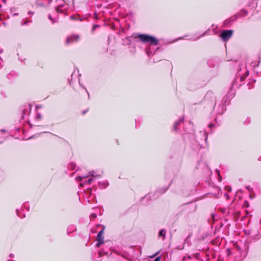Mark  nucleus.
I'll return each instance as SVG.
<instances>
[{"label": "nucleus", "mask_w": 261, "mask_h": 261, "mask_svg": "<svg viewBox=\"0 0 261 261\" xmlns=\"http://www.w3.org/2000/svg\"><path fill=\"white\" fill-rule=\"evenodd\" d=\"M154 261H161V257H160V256H158V257H156L154 259Z\"/></svg>", "instance_id": "7c9ffc66"}, {"label": "nucleus", "mask_w": 261, "mask_h": 261, "mask_svg": "<svg viewBox=\"0 0 261 261\" xmlns=\"http://www.w3.org/2000/svg\"><path fill=\"white\" fill-rule=\"evenodd\" d=\"M216 172L218 173V175H219V178L220 179V180H221L222 179V178L220 176V171L218 169H216Z\"/></svg>", "instance_id": "c85d7f7f"}, {"label": "nucleus", "mask_w": 261, "mask_h": 261, "mask_svg": "<svg viewBox=\"0 0 261 261\" xmlns=\"http://www.w3.org/2000/svg\"><path fill=\"white\" fill-rule=\"evenodd\" d=\"M259 61H258L257 62L252 61L251 63H250V65L252 67H257L259 65Z\"/></svg>", "instance_id": "ddd939ff"}, {"label": "nucleus", "mask_w": 261, "mask_h": 261, "mask_svg": "<svg viewBox=\"0 0 261 261\" xmlns=\"http://www.w3.org/2000/svg\"><path fill=\"white\" fill-rule=\"evenodd\" d=\"M124 42H125V43L127 44H129V43H130V38L129 37H126L124 40Z\"/></svg>", "instance_id": "aec40b11"}, {"label": "nucleus", "mask_w": 261, "mask_h": 261, "mask_svg": "<svg viewBox=\"0 0 261 261\" xmlns=\"http://www.w3.org/2000/svg\"><path fill=\"white\" fill-rule=\"evenodd\" d=\"M170 185H171V183L169 184V186H168L166 188L164 189V190L162 192H161V193H163L167 191V190L168 189V188Z\"/></svg>", "instance_id": "c756f323"}, {"label": "nucleus", "mask_w": 261, "mask_h": 261, "mask_svg": "<svg viewBox=\"0 0 261 261\" xmlns=\"http://www.w3.org/2000/svg\"><path fill=\"white\" fill-rule=\"evenodd\" d=\"M14 254H10L9 255V256H10V257H11V258L13 257H14Z\"/></svg>", "instance_id": "58836bf2"}, {"label": "nucleus", "mask_w": 261, "mask_h": 261, "mask_svg": "<svg viewBox=\"0 0 261 261\" xmlns=\"http://www.w3.org/2000/svg\"><path fill=\"white\" fill-rule=\"evenodd\" d=\"M109 253L108 252L105 251L104 250H101L99 251V254L100 256H102L103 255H108Z\"/></svg>", "instance_id": "f3484780"}, {"label": "nucleus", "mask_w": 261, "mask_h": 261, "mask_svg": "<svg viewBox=\"0 0 261 261\" xmlns=\"http://www.w3.org/2000/svg\"><path fill=\"white\" fill-rule=\"evenodd\" d=\"M245 233L247 235H249L250 234V233L249 232H247V231H246V230H245Z\"/></svg>", "instance_id": "ea45409f"}, {"label": "nucleus", "mask_w": 261, "mask_h": 261, "mask_svg": "<svg viewBox=\"0 0 261 261\" xmlns=\"http://www.w3.org/2000/svg\"><path fill=\"white\" fill-rule=\"evenodd\" d=\"M18 15V13H14L13 14V16H17Z\"/></svg>", "instance_id": "a19ab883"}, {"label": "nucleus", "mask_w": 261, "mask_h": 261, "mask_svg": "<svg viewBox=\"0 0 261 261\" xmlns=\"http://www.w3.org/2000/svg\"><path fill=\"white\" fill-rule=\"evenodd\" d=\"M249 60V59H247L245 65H244L240 61L234 60V65L237 71V77L232 82L231 90L237 89L241 86L242 82L248 75L249 70L247 68Z\"/></svg>", "instance_id": "f257e3e1"}, {"label": "nucleus", "mask_w": 261, "mask_h": 261, "mask_svg": "<svg viewBox=\"0 0 261 261\" xmlns=\"http://www.w3.org/2000/svg\"><path fill=\"white\" fill-rule=\"evenodd\" d=\"M144 51L145 53L147 55V56L149 57L155 54V51L153 52L152 50H144Z\"/></svg>", "instance_id": "f8f14e48"}, {"label": "nucleus", "mask_w": 261, "mask_h": 261, "mask_svg": "<svg viewBox=\"0 0 261 261\" xmlns=\"http://www.w3.org/2000/svg\"><path fill=\"white\" fill-rule=\"evenodd\" d=\"M227 60H228V61H229V60H232V59H231V58L229 59V58H228V59H227Z\"/></svg>", "instance_id": "8fccbe9b"}, {"label": "nucleus", "mask_w": 261, "mask_h": 261, "mask_svg": "<svg viewBox=\"0 0 261 261\" xmlns=\"http://www.w3.org/2000/svg\"><path fill=\"white\" fill-rule=\"evenodd\" d=\"M184 244V245H185V246L186 245V244H187V246H189V239H187V238H186V239L185 240V242H184V244Z\"/></svg>", "instance_id": "393cba45"}, {"label": "nucleus", "mask_w": 261, "mask_h": 261, "mask_svg": "<svg viewBox=\"0 0 261 261\" xmlns=\"http://www.w3.org/2000/svg\"><path fill=\"white\" fill-rule=\"evenodd\" d=\"M70 19L72 20L76 19V17L74 15H72L70 16Z\"/></svg>", "instance_id": "473e14b6"}, {"label": "nucleus", "mask_w": 261, "mask_h": 261, "mask_svg": "<svg viewBox=\"0 0 261 261\" xmlns=\"http://www.w3.org/2000/svg\"><path fill=\"white\" fill-rule=\"evenodd\" d=\"M16 214L17 215L20 217V218H23L24 217H25V215L23 214L22 212H21V210H19L18 209H17L16 210Z\"/></svg>", "instance_id": "9b49d317"}, {"label": "nucleus", "mask_w": 261, "mask_h": 261, "mask_svg": "<svg viewBox=\"0 0 261 261\" xmlns=\"http://www.w3.org/2000/svg\"><path fill=\"white\" fill-rule=\"evenodd\" d=\"M48 18L51 21L52 23H54L57 21V20L52 18L51 16L49 14L48 15Z\"/></svg>", "instance_id": "412c9836"}, {"label": "nucleus", "mask_w": 261, "mask_h": 261, "mask_svg": "<svg viewBox=\"0 0 261 261\" xmlns=\"http://www.w3.org/2000/svg\"><path fill=\"white\" fill-rule=\"evenodd\" d=\"M224 196H225V197H226V198L227 199H228L229 198V195H228L227 193H225L224 194Z\"/></svg>", "instance_id": "2f4dec72"}, {"label": "nucleus", "mask_w": 261, "mask_h": 261, "mask_svg": "<svg viewBox=\"0 0 261 261\" xmlns=\"http://www.w3.org/2000/svg\"><path fill=\"white\" fill-rule=\"evenodd\" d=\"M232 21H233V20H232L231 18H230L227 20H225L223 22V26L225 27V26L228 25L229 23H230Z\"/></svg>", "instance_id": "4468645a"}, {"label": "nucleus", "mask_w": 261, "mask_h": 261, "mask_svg": "<svg viewBox=\"0 0 261 261\" xmlns=\"http://www.w3.org/2000/svg\"><path fill=\"white\" fill-rule=\"evenodd\" d=\"M23 114H24V110L23 111Z\"/></svg>", "instance_id": "6e6d98bb"}, {"label": "nucleus", "mask_w": 261, "mask_h": 261, "mask_svg": "<svg viewBox=\"0 0 261 261\" xmlns=\"http://www.w3.org/2000/svg\"><path fill=\"white\" fill-rule=\"evenodd\" d=\"M29 109H30V111L31 110V106L29 105Z\"/></svg>", "instance_id": "3c124183"}, {"label": "nucleus", "mask_w": 261, "mask_h": 261, "mask_svg": "<svg viewBox=\"0 0 261 261\" xmlns=\"http://www.w3.org/2000/svg\"><path fill=\"white\" fill-rule=\"evenodd\" d=\"M28 13L29 15H33L34 14V12H33L31 11H29Z\"/></svg>", "instance_id": "c9c22d12"}, {"label": "nucleus", "mask_w": 261, "mask_h": 261, "mask_svg": "<svg viewBox=\"0 0 261 261\" xmlns=\"http://www.w3.org/2000/svg\"><path fill=\"white\" fill-rule=\"evenodd\" d=\"M135 38H138L142 43L150 46H156L160 44V41L156 38L147 34H138Z\"/></svg>", "instance_id": "f03ea898"}, {"label": "nucleus", "mask_w": 261, "mask_h": 261, "mask_svg": "<svg viewBox=\"0 0 261 261\" xmlns=\"http://www.w3.org/2000/svg\"><path fill=\"white\" fill-rule=\"evenodd\" d=\"M184 120L183 117H180L179 119L177 120L174 124L173 129L175 131L178 130V125H179Z\"/></svg>", "instance_id": "6e6552de"}, {"label": "nucleus", "mask_w": 261, "mask_h": 261, "mask_svg": "<svg viewBox=\"0 0 261 261\" xmlns=\"http://www.w3.org/2000/svg\"><path fill=\"white\" fill-rule=\"evenodd\" d=\"M207 139L206 133L204 132H199L196 135V141L199 144L202 142H206Z\"/></svg>", "instance_id": "20e7f679"}, {"label": "nucleus", "mask_w": 261, "mask_h": 261, "mask_svg": "<svg viewBox=\"0 0 261 261\" xmlns=\"http://www.w3.org/2000/svg\"><path fill=\"white\" fill-rule=\"evenodd\" d=\"M56 11L58 13H62V10L60 9V7H57L56 8Z\"/></svg>", "instance_id": "cd10ccee"}, {"label": "nucleus", "mask_w": 261, "mask_h": 261, "mask_svg": "<svg viewBox=\"0 0 261 261\" xmlns=\"http://www.w3.org/2000/svg\"><path fill=\"white\" fill-rule=\"evenodd\" d=\"M2 50H3L2 49H1V50H0V51H0V53H2Z\"/></svg>", "instance_id": "4d7b16f0"}, {"label": "nucleus", "mask_w": 261, "mask_h": 261, "mask_svg": "<svg viewBox=\"0 0 261 261\" xmlns=\"http://www.w3.org/2000/svg\"><path fill=\"white\" fill-rule=\"evenodd\" d=\"M100 184H102L104 186L103 187V188H106L107 187L109 184H108V181H105L104 182H102V183H100Z\"/></svg>", "instance_id": "a878e982"}, {"label": "nucleus", "mask_w": 261, "mask_h": 261, "mask_svg": "<svg viewBox=\"0 0 261 261\" xmlns=\"http://www.w3.org/2000/svg\"><path fill=\"white\" fill-rule=\"evenodd\" d=\"M158 253H156L154 255H153V256H151V257H154L155 255H156L158 254Z\"/></svg>", "instance_id": "a18cd8bd"}, {"label": "nucleus", "mask_w": 261, "mask_h": 261, "mask_svg": "<svg viewBox=\"0 0 261 261\" xmlns=\"http://www.w3.org/2000/svg\"><path fill=\"white\" fill-rule=\"evenodd\" d=\"M29 22V21L27 20V21H25V22H24L22 23H21V25H27Z\"/></svg>", "instance_id": "72a5a7b5"}, {"label": "nucleus", "mask_w": 261, "mask_h": 261, "mask_svg": "<svg viewBox=\"0 0 261 261\" xmlns=\"http://www.w3.org/2000/svg\"><path fill=\"white\" fill-rule=\"evenodd\" d=\"M97 217V215L95 213H92L90 215V218H93V219H95Z\"/></svg>", "instance_id": "bb28decb"}, {"label": "nucleus", "mask_w": 261, "mask_h": 261, "mask_svg": "<svg viewBox=\"0 0 261 261\" xmlns=\"http://www.w3.org/2000/svg\"><path fill=\"white\" fill-rule=\"evenodd\" d=\"M80 39V36L77 34H73L67 37L66 43L69 44L73 42L77 41Z\"/></svg>", "instance_id": "423d86ee"}, {"label": "nucleus", "mask_w": 261, "mask_h": 261, "mask_svg": "<svg viewBox=\"0 0 261 261\" xmlns=\"http://www.w3.org/2000/svg\"><path fill=\"white\" fill-rule=\"evenodd\" d=\"M36 5L37 6H45V4H43V3H42L41 2H40L39 1H37V2H36Z\"/></svg>", "instance_id": "4be33fe9"}, {"label": "nucleus", "mask_w": 261, "mask_h": 261, "mask_svg": "<svg viewBox=\"0 0 261 261\" xmlns=\"http://www.w3.org/2000/svg\"><path fill=\"white\" fill-rule=\"evenodd\" d=\"M233 31L232 30H223L220 37L224 41L228 40L232 36Z\"/></svg>", "instance_id": "7ed1b4c3"}, {"label": "nucleus", "mask_w": 261, "mask_h": 261, "mask_svg": "<svg viewBox=\"0 0 261 261\" xmlns=\"http://www.w3.org/2000/svg\"><path fill=\"white\" fill-rule=\"evenodd\" d=\"M85 90H86V92H87V93H88V97H89L90 95H89V93L88 92V91H87V89H86V88H85Z\"/></svg>", "instance_id": "49530a36"}, {"label": "nucleus", "mask_w": 261, "mask_h": 261, "mask_svg": "<svg viewBox=\"0 0 261 261\" xmlns=\"http://www.w3.org/2000/svg\"><path fill=\"white\" fill-rule=\"evenodd\" d=\"M86 113V111H84L83 112V114H85Z\"/></svg>", "instance_id": "09e8293b"}, {"label": "nucleus", "mask_w": 261, "mask_h": 261, "mask_svg": "<svg viewBox=\"0 0 261 261\" xmlns=\"http://www.w3.org/2000/svg\"><path fill=\"white\" fill-rule=\"evenodd\" d=\"M75 167H76V165L75 163H70L68 166V168L70 169V170H74L75 169Z\"/></svg>", "instance_id": "2eb2a0df"}, {"label": "nucleus", "mask_w": 261, "mask_h": 261, "mask_svg": "<svg viewBox=\"0 0 261 261\" xmlns=\"http://www.w3.org/2000/svg\"><path fill=\"white\" fill-rule=\"evenodd\" d=\"M239 17H240V16L239 15V13L237 14H235L232 18V20H233V21H234V20H236Z\"/></svg>", "instance_id": "a211bd4d"}, {"label": "nucleus", "mask_w": 261, "mask_h": 261, "mask_svg": "<svg viewBox=\"0 0 261 261\" xmlns=\"http://www.w3.org/2000/svg\"><path fill=\"white\" fill-rule=\"evenodd\" d=\"M103 230L104 228L102 229L97 234V237H96V241H97V243H96V246L97 247H99L101 244H102L104 243L103 241Z\"/></svg>", "instance_id": "39448f33"}, {"label": "nucleus", "mask_w": 261, "mask_h": 261, "mask_svg": "<svg viewBox=\"0 0 261 261\" xmlns=\"http://www.w3.org/2000/svg\"><path fill=\"white\" fill-rule=\"evenodd\" d=\"M0 131L2 132V133H4L5 132V129H1Z\"/></svg>", "instance_id": "37998d69"}, {"label": "nucleus", "mask_w": 261, "mask_h": 261, "mask_svg": "<svg viewBox=\"0 0 261 261\" xmlns=\"http://www.w3.org/2000/svg\"><path fill=\"white\" fill-rule=\"evenodd\" d=\"M166 231L165 229H162L160 230L159 232V237H161L163 238V240L165 239Z\"/></svg>", "instance_id": "9d476101"}, {"label": "nucleus", "mask_w": 261, "mask_h": 261, "mask_svg": "<svg viewBox=\"0 0 261 261\" xmlns=\"http://www.w3.org/2000/svg\"><path fill=\"white\" fill-rule=\"evenodd\" d=\"M47 1V4L49 5L52 2V0H46Z\"/></svg>", "instance_id": "4c0bfd02"}, {"label": "nucleus", "mask_w": 261, "mask_h": 261, "mask_svg": "<svg viewBox=\"0 0 261 261\" xmlns=\"http://www.w3.org/2000/svg\"><path fill=\"white\" fill-rule=\"evenodd\" d=\"M94 177H91V178H89L87 181H86L85 182V183H87V184H90L94 180Z\"/></svg>", "instance_id": "6ab92c4d"}, {"label": "nucleus", "mask_w": 261, "mask_h": 261, "mask_svg": "<svg viewBox=\"0 0 261 261\" xmlns=\"http://www.w3.org/2000/svg\"><path fill=\"white\" fill-rule=\"evenodd\" d=\"M19 59L20 61H21L23 60V59L20 58V57H19Z\"/></svg>", "instance_id": "de8ad7c7"}, {"label": "nucleus", "mask_w": 261, "mask_h": 261, "mask_svg": "<svg viewBox=\"0 0 261 261\" xmlns=\"http://www.w3.org/2000/svg\"><path fill=\"white\" fill-rule=\"evenodd\" d=\"M89 175L93 176V177H94V178H95L96 177H100V174L95 175V174H94V171H90L89 172V175H87L84 176H79L76 177V180L77 181H82L83 180V179H84V178H85L86 177H87Z\"/></svg>", "instance_id": "0eeeda50"}, {"label": "nucleus", "mask_w": 261, "mask_h": 261, "mask_svg": "<svg viewBox=\"0 0 261 261\" xmlns=\"http://www.w3.org/2000/svg\"><path fill=\"white\" fill-rule=\"evenodd\" d=\"M256 237H257V238H255V237H254V239H259V238H260V237H258V235H257V236H256Z\"/></svg>", "instance_id": "c03bdc74"}, {"label": "nucleus", "mask_w": 261, "mask_h": 261, "mask_svg": "<svg viewBox=\"0 0 261 261\" xmlns=\"http://www.w3.org/2000/svg\"><path fill=\"white\" fill-rule=\"evenodd\" d=\"M214 124H213L212 123H210V124L208 125V127H209V128H212V127H214Z\"/></svg>", "instance_id": "f704fd0d"}, {"label": "nucleus", "mask_w": 261, "mask_h": 261, "mask_svg": "<svg viewBox=\"0 0 261 261\" xmlns=\"http://www.w3.org/2000/svg\"><path fill=\"white\" fill-rule=\"evenodd\" d=\"M191 236H192V234L190 233L186 238L188 239H189L191 238Z\"/></svg>", "instance_id": "e433bc0d"}, {"label": "nucleus", "mask_w": 261, "mask_h": 261, "mask_svg": "<svg viewBox=\"0 0 261 261\" xmlns=\"http://www.w3.org/2000/svg\"><path fill=\"white\" fill-rule=\"evenodd\" d=\"M185 246L184 245V244H182L181 246H178V247H177V249L178 250H182L183 249H184Z\"/></svg>", "instance_id": "b1692460"}, {"label": "nucleus", "mask_w": 261, "mask_h": 261, "mask_svg": "<svg viewBox=\"0 0 261 261\" xmlns=\"http://www.w3.org/2000/svg\"><path fill=\"white\" fill-rule=\"evenodd\" d=\"M226 50V54H228L229 53L227 51V50Z\"/></svg>", "instance_id": "5fc2aeb1"}, {"label": "nucleus", "mask_w": 261, "mask_h": 261, "mask_svg": "<svg viewBox=\"0 0 261 261\" xmlns=\"http://www.w3.org/2000/svg\"><path fill=\"white\" fill-rule=\"evenodd\" d=\"M99 27L100 25L98 24H94L93 27L92 32H93L97 28H99Z\"/></svg>", "instance_id": "5701e85b"}, {"label": "nucleus", "mask_w": 261, "mask_h": 261, "mask_svg": "<svg viewBox=\"0 0 261 261\" xmlns=\"http://www.w3.org/2000/svg\"><path fill=\"white\" fill-rule=\"evenodd\" d=\"M230 190H231V188H229V189L228 191H230Z\"/></svg>", "instance_id": "864d4df0"}, {"label": "nucleus", "mask_w": 261, "mask_h": 261, "mask_svg": "<svg viewBox=\"0 0 261 261\" xmlns=\"http://www.w3.org/2000/svg\"><path fill=\"white\" fill-rule=\"evenodd\" d=\"M240 17L245 16L247 14V11L245 10H242L239 13Z\"/></svg>", "instance_id": "dca6fc26"}, {"label": "nucleus", "mask_w": 261, "mask_h": 261, "mask_svg": "<svg viewBox=\"0 0 261 261\" xmlns=\"http://www.w3.org/2000/svg\"><path fill=\"white\" fill-rule=\"evenodd\" d=\"M76 229V227L74 225H70L68 226L67 229V233L69 234Z\"/></svg>", "instance_id": "1a4fd4ad"}, {"label": "nucleus", "mask_w": 261, "mask_h": 261, "mask_svg": "<svg viewBox=\"0 0 261 261\" xmlns=\"http://www.w3.org/2000/svg\"><path fill=\"white\" fill-rule=\"evenodd\" d=\"M205 34H206V32L202 34V36L204 35Z\"/></svg>", "instance_id": "603ef678"}, {"label": "nucleus", "mask_w": 261, "mask_h": 261, "mask_svg": "<svg viewBox=\"0 0 261 261\" xmlns=\"http://www.w3.org/2000/svg\"><path fill=\"white\" fill-rule=\"evenodd\" d=\"M84 183H82V182H81L80 184V186H81V187H83L84 186Z\"/></svg>", "instance_id": "79ce46f5"}]
</instances>
